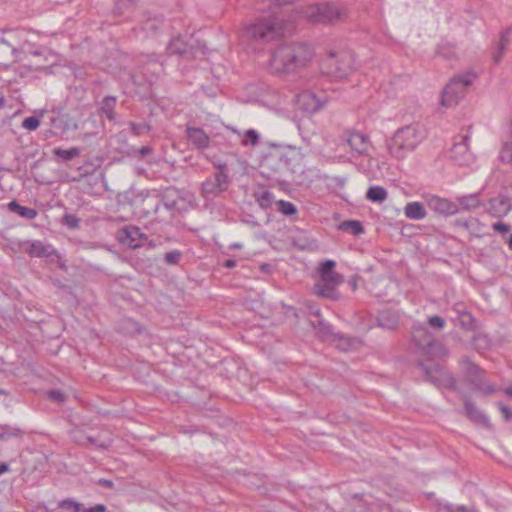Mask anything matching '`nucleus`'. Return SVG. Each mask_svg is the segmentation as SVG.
<instances>
[{"mask_svg":"<svg viewBox=\"0 0 512 512\" xmlns=\"http://www.w3.org/2000/svg\"><path fill=\"white\" fill-rule=\"evenodd\" d=\"M315 55L310 44L291 42L279 45L271 55L269 68L273 74L294 72L306 67Z\"/></svg>","mask_w":512,"mask_h":512,"instance_id":"1","label":"nucleus"},{"mask_svg":"<svg viewBox=\"0 0 512 512\" xmlns=\"http://www.w3.org/2000/svg\"><path fill=\"white\" fill-rule=\"evenodd\" d=\"M426 138V131L419 123H412L397 129L387 140L389 154L396 159H403L414 151Z\"/></svg>","mask_w":512,"mask_h":512,"instance_id":"2","label":"nucleus"},{"mask_svg":"<svg viewBox=\"0 0 512 512\" xmlns=\"http://www.w3.org/2000/svg\"><path fill=\"white\" fill-rule=\"evenodd\" d=\"M335 266L336 262L329 259L320 264L319 279L314 285L315 294L328 299L338 298L337 288L343 282V276L335 271Z\"/></svg>","mask_w":512,"mask_h":512,"instance_id":"3","label":"nucleus"},{"mask_svg":"<svg viewBox=\"0 0 512 512\" xmlns=\"http://www.w3.org/2000/svg\"><path fill=\"white\" fill-rule=\"evenodd\" d=\"M305 14L313 23L334 24L346 20L349 9L342 3L326 2L308 7Z\"/></svg>","mask_w":512,"mask_h":512,"instance_id":"4","label":"nucleus"},{"mask_svg":"<svg viewBox=\"0 0 512 512\" xmlns=\"http://www.w3.org/2000/svg\"><path fill=\"white\" fill-rule=\"evenodd\" d=\"M354 64V54L350 50L331 51L323 62V69L332 78L343 79L354 71Z\"/></svg>","mask_w":512,"mask_h":512,"instance_id":"5","label":"nucleus"},{"mask_svg":"<svg viewBox=\"0 0 512 512\" xmlns=\"http://www.w3.org/2000/svg\"><path fill=\"white\" fill-rule=\"evenodd\" d=\"M476 77L475 73L467 72L452 78L441 93V104L445 107L457 105L464 97L467 87L475 81Z\"/></svg>","mask_w":512,"mask_h":512,"instance_id":"6","label":"nucleus"},{"mask_svg":"<svg viewBox=\"0 0 512 512\" xmlns=\"http://www.w3.org/2000/svg\"><path fill=\"white\" fill-rule=\"evenodd\" d=\"M248 33L256 41L268 43L281 35L282 21L274 14L261 17L249 26Z\"/></svg>","mask_w":512,"mask_h":512,"instance_id":"7","label":"nucleus"},{"mask_svg":"<svg viewBox=\"0 0 512 512\" xmlns=\"http://www.w3.org/2000/svg\"><path fill=\"white\" fill-rule=\"evenodd\" d=\"M412 338L416 347L426 356L433 358L444 354L443 344L423 325L414 326Z\"/></svg>","mask_w":512,"mask_h":512,"instance_id":"8","label":"nucleus"},{"mask_svg":"<svg viewBox=\"0 0 512 512\" xmlns=\"http://www.w3.org/2000/svg\"><path fill=\"white\" fill-rule=\"evenodd\" d=\"M470 135H458L449 151V158L460 166H468L473 163L474 155L469 148Z\"/></svg>","mask_w":512,"mask_h":512,"instance_id":"9","label":"nucleus"},{"mask_svg":"<svg viewBox=\"0 0 512 512\" xmlns=\"http://www.w3.org/2000/svg\"><path fill=\"white\" fill-rule=\"evenodd\" d=\"M467 381L473 386V388L484 395L493 394L496 390L493 385L487 383L482 377L483 371L481 368L466 359L463 361Z\"/></svg>","mask_w":512,"mask_h":512,"instance_id":"10","label":"nucleus"},{"mask_svg":"<svg viewBox=\"0 0 512 512\" xmlns=\"http://www.w3.org/2000/svg\"><path fill=\"white\" fill-rule=\"evenodd\" d=\"M342 139L350 147L353 156H369L372 143L368 135L350 130L343 134Z\"/></svg>","mask_w":512,"mask_h":512,"instance_id":"11","label":"nucleus"},{"mask_svg":"<svg viewBox=\"0 0 512 512\" xmlns=\"http://www.w3.org/2000/svg\"><path fill=\"white\" fill-rule=\"evenodd\" d=\"M225 166H220L221 170L212 177L207 178L201 185V194L204 198H210L219 195L227 190L229 185L228 175L223 171Z\"/></svg>","mask_w":512,"mask_h":512,"instance_id":"12","label":"nucleus"},{"mask_svg":"<svg viewBox=\"0 0 512 512\" xmlns=\"http://www.w3.org/2000/svg\"><path fill=\"white\" fill-rule=\"evenodd\" d=\"M423 199L427 207L438 215L450 216L460 211L458 204L447 198H442L434 194H425L423 195Z\"/></svg>","mask_w":512,"mask_h":512,"instance_id":"13","label":"nucleus"},{"mask_svg":"<svg viewBox=\"0 0 512 512\" xmlns=\"http://www.w3.org/2000/svg\"><path fill=\"white\" fill-rule=\"evenodd\" d=\"M420 365L430 381L444 385L452 390L456 389V380L451 374L441 371L436 365L433 367L424 366L422 363Z\"/></svg>","mask_w":512,"mask_h":512,"instance_id":"14","label":"nucleus"},{"mask_svg":"<svg viewBox=\"0 0 512 512\" xmlns=\"http://www.w3.org/2000/svg\"><path fill=\"white\" fill-rule=\"evenodd\" d=\"M297 104L304 112L315 113L323 107L324 102L321 101L314 93L304 91L297 95Z\"/></svg>","mask_w":512,"mask_h":512,"instance_id":"15","label":"nucleus"},{"mask_svg":"<svg viewBox=\"0 0 512 512\" xmlns=\"http://www.w3.org/2000/svg\"><path fill=\"white\" fill-rule=\"evenodd\" d=\"M145 235L141 232V229L136 226H127L122 229L120 240L123 244L127 245L131 249H137L142 246V239Z\"/></svg>","mask_w":512,"mask_h":512,"instance_id":"16","label":"nucleus"},{"mask_svg":"<svg viewBox=\"0 0 512 512\" xmlns=\"http://www.w3.org/2000/svg\"><path fill=\"white\" fill-rule=\"evenodd\" d=\"M464 409L466 416L472 422L480 424L489 429L492 428L489 418L482 411H480L472 401L466 400L464 403Z\"/></svg>","mask_w":512,"mask_h":512,"instance_id":"17","label":"nucleus"},{"mask_svg":"<svg viewBox=\"0 0 512 512\" xmlns=\"http://www.w3.org/2000/svg\"><path fill=\"white\" fill-rule=\"evenodd\" d=\"M187 138L198 149H206L209 147L210 138L201 128L188 127Z\"/></svg>","mask_w":512,"mask_h":512,"instance_id":"18","label":"nucleus"},{"mask_svg":"<svg viewBox=\"0 0 512 512\" xmlns=\"http://www.w3.org/2000/svg\"><path fill=\"white\" fill-rule=\"evenodd\" d=\"M27 254L31 257H48L54 253V249L50 244H43L39 240L30 241V244H26Z\"/></svg>","mask_w":512,"mask_h":512,"instance_id":"19","label":"nucleus"},{"mask_svg":"<svg viewBox=\"0 0 512 512\" xmlns=\"http://www.w3.org/2000/svg\"><path fill=\"white\" fill-rule=\"evenodd\" d=\"M398 322L399 316L397 312L390 309L380 311L377 317L378 326L388 330L396 328Z\"/></svg>","mask_w":512,"mask_h":512,"instance_id":"20","label":"nucleus"},{"mask_svg":"<svg viewBox=\"0 0 512 512\" xmlns=\"http://www.w3.org/2000/svg\"><path fill=\"white\" fill-rule=\"evenodd\" d=\"M459 206V209L465 211H472L480 206H484L480 199V193H471L467 195H463L457 198L456 202Z\"/></svg>","mask_w":512,"mask_h":512,"instance_id":"21","label":"nucleus"},{"mask_svg":"<svg viewBox=\"0 0 512 512\" xmlns=\"http://www.w3.org/2000/svg\"><path fill=\"white\" fill-rule=\"evenodd\" d=\"M404 214L411 220H422L427 215L424 205L418 201L407 203L404 208Z\"/></svg>","mask_w":512,"mask_h":512,"instance_id":"22","label":"nucleus"},{"mask_svg":"<svg viewBox=\"0 0 512 512\" xmlns=\"http://www.w3.org/2000/svg\"><path fill=\"white\" fill-rule=\"evenodd\" d=\"M179 199V191L174 187H168L163 191L160 202L166 209L173 210L177 207Z\"/></svg>","mask_w":512,"mask_h":512,"instance_id":"23","label":"nucleus"},{"mask_svg":"<svg viewBox=\"0 0 512 512\" xmlns=\"http://www.w3.org/2000/svg\"><path fill=\"white\" fill-rule=\"evenodd\" d=\"M73 439L76 443L83 446L94 445L102 449H106L108 447V444L99 442L96 438L86 435L81 430H75L73 432Z\"/></svg>","mask_w":512,"mask_h":512,"instance_id":"24","label":"nucleus"},{"mask_svg":"<svg viewBox=\"0 0 512 512\" xmlns=\"http://www.w3.org/2000/svg\"><path fill=\"white\" fill-rule=\"evenodd\" d=\"M116 97L114 96H106L100 103V109L105 114L108 120L114 121L116 119L115 114V106H116Z\"/></svg>","mask_w":512,"mask_h":512,"instance_id":"25","label":"nucleus"},{"mask_svg":"<svg viewBox=\"0 0 512 512\" xmlns=\"http://www.w3.org/2000/svg\"><path fill=\"white\" fill-rule=\"evenodd\" d=\"M388 197L387 190L382 186H371L367 193L366 198L375 203H382Z\"/></svg>","mask_w":512,"mask_h":512,"instance_id":"26","label":"nucleus"},{"mask_svg":"<svg viewBox=\"0 0 512 512\" xmlns=\"http://www.w3.org/2000/svg\"><path fill=\"white\" fill-rule=\"evenodd\" d=\"M499 159L505 163H509L512 161V123L509 129V135L503 141L502 148L499 154Z\"/></svg>","mask_w":512,"mask_h":512,"instance_id":"27","label":"nucleus"},{"mask_svg":"<svg viewBox=\"0 0 512 512\" xmlns=\"http://www.w3.org/2000/svg\"><path fill=\"white\" fill-rule=\"evenodd\" d=\"M8 206L11 211L16 212L18 215H20L21 217H24L26 219H30V220L34 219L38 214L36 209L21 206L16 201L10 202Z\"/></svg>","mask_w":512,"mask_h":512,"instance_id":"28","label":"nucleus"},{"mask_svg":"<svg viewBox=\"0 0 512 512\" xmlns=\"http://www.w3.org/2000/svg\"><path fill=\"white\" fill-rule=\"evenodd\" d=\"M80 149L78 147H71L70 149H63L60 147L54 148L53 154L63 161H70L73 158L80 155Z\"/></svg>","mask_w":512,"mask_h":512,"instance_id":"29","label":"nucleus"},{"mask_svg":"<svg viewBox=\"0 0 512 512\" xmlns=\"http://www.w3.org/2000/svg\"><path fill=\"white\" fill-rule=\"evenodd\" d=\"M511 34V29H506L501 33L500 41L498 43V53L494 54L493 59L495 63H498L501 60L502 54L504 53L507 45L509 44V37Z\"/></svg>","mask_w":512,"mask_h":512,"instance_id":"30","label":"nucleus"},{"mask_svg":"<svg viewBox=\"0 0 512 512\" xmlns=\"http://www.w3.org/2000/svg\"><path fill=\"white\" fill-rule=\"evenodd\" d=\"M170 54H183L186 52V43L181 37L173 38L167 46Z\"/></svg>","mask_w":512,"mask_h":512,"instance_id":"31","label":"nucleus"},{"mask_svg":"<svg viewBox=\"0 0 512 512\" xmlns=\"http://www.w3.org/2000/svg\"><path fill=\"white\" fill-rule=\"evenodd\" d=\"M260 141V134L255 129L246 130L241 139V143L243 146H256Z\"/></svg>","mask_w":512,"mask_h":512,"instance_id":"32","label":"nucleus"},{"mask_svg":"<svg viewBox=\"0 0 512 512\" xmlns=\"http://www.w3.org/2000/svg\"><path fill=\"white\" fill-rule=\"evenodd\" d=\"M131 133L134 136H141L147 134L151 130V126L147 122L136 123L133 121L128 122Z\"/></svg>","mask_w":512,"mask_h":512,"instance_id":"33","label":"nucleus"},{"mask_svg":"<svg viewBox=\"0 0 512 512\" xmlns=\"http://www.w3.org/2000/svg\"><path fill=\"white\" fill-rule=\"evenodd\" d=\"M23 432L17 427L6 426L0 432V440L6 441L10 438H21Z\"/></svg>","mask_w":512,"mask_h":512,"instance_id":"34","label":"nucleus"},{"mask_svg":"<svg viewBox=\"0 0 512 512\" xmlns=\"http://www.w3.org/2000/svg\"><path fill=\"white\" fill-rule=\"evenodd\" d=\"M341 228L349 230L353 235H359L364 232L362 223L357 220L345 221L341 224Z\"/></svg>","mask_w":512,"mask_h":512,"instance_id":"35","label":"nucleus"},{"mask_svg":"<svg viewBox=\"0 0 512 512\" xmlns=\"http://www.w3.org/2000/svg\"><path fill=\"white\" fill-rule=\"evenodd\" d=\"M276 204L278 210L285 216H292L297 212V208L292 202L279 200L276 202Z\"/></svg>","mask_w":512,"mask_h":512,"instance_id":"36","label":"nucleus"},{"mask_svg":"<svg viewBox=\"0 0 512 512\" xmlns=\"http://www.w3.org/2000/svg\"><path fill=\"white\" fill-rule=\"evenodd\" d=\"M460 324L464 329L474 330L475 329V319L471 313L467 311H463L459 314Z\"/></svg>","mask_w":512,"mask_h":512,"instance_id":"37","label":"nucleus"},{"mask_svg":"<svg viewBox=\"0 0 512 512\" xmlns=\"http://www.w3.org/2000/svg\"><path fill=\"white\" fill-rule=\"evenodd\" d=\"M335 339L338 341L336 344L337 348H339L342 351H348L349 349H351L355 342L354 339L342 334H336Z\"/></svg>","mask_w":512,"mask_h":512,"instance_id":"38","label":"nucleus"},{"mask_svg":"<svg viewBox=\"0 0 512 512\" xmlns=\"http://www.w3.org/2000/svg\"><path fill=\"white\" fill-rule=\"evenodd\" d=\"M59 507L65 510H71V512H81L82 504L74 501L73 499H64L59 503Z\"/></svg>","mask_w":512,"mask_h":512,"instance_id":"39","label":"nucleus"},{"mask_svg":"<svg viewBox=\"0 0 512 512\" xmlns=\"http://www.w3.org/2000/svg\"><path fill=\"white\" fill-rule=\"evenodd\" d=\"M182 258V252L179 250L169 251L164 255V262L167 265H177Z\"/></svg>","mask_w":512,"mask_h":512,"instance_id":"40","label":"nucleus"},{"mask_svg":"<svg viewBox=\"0 0 512 512\" xmlns=\"http://www.w3.org/2000/svg\"><path fill=\"white\" fill-rule=\"evenodd\" d=\"M40 125V120L36 116H29L22 122V127L28 131L36 130Z\"/></svg>","mask_w":512,"mask_h":512,"instance_id":"41","label":"nucleus"},{"mask_svg":"<svg viewBox=\"0 0 512 512\" xmlns=\"http://www.w3.org/2000/svg\"><path fill=\"white\" fill-rule=\"evenodd\" d=\"M273 194L270 191H263L258 197V203L262 208H268L273 202Z\"/></svg>","mask_w":512,"mask_h":512,"instance_id":"42","label":"nucleus"},{"mask_svg":"<svg viewBox=\"0 0 512 512\" xmlns=\"http://www.w3.org/2000/svg\"><path fill=\"white\" fill-rule=\"evenodd\" d=\"M428 323L435 329H443L445 326V320L439 315H432L428 317Z\"/></svg>","mask_w":512,"mask_h":512,"instance_id":"43","label":"nucleus"},{"mask_svg":"<svg viewBox=\"0 0 512 512\" xmlns=\"http://www.w3.org/2000/svg\"><path fill=\"white\" fill-rule=\"evenodd\" d=\"M49 398L57 403H63L66 401L67 396L66 394L61 390H50L48 392Z\"/></svg>","mask_w":512,"mask_h":512,"instance_id":"44","label":"nucleus"},{"mask_svg":"<svg viewBox=\"0 0 512 512\" xmlns=\"http://www.w3.org/2000/svg\"><path fill=\"white\" fill-rule=\"evenodd\" d=\"M80 220L73 214H65L63 216V224L70 228H78Z\"/></svg>","mask_w":512,"mask_h":512,"instance_id":"45","label":"nucleus"},{"mask_svg":"<svg viewBox=\"0 0 512 512\" xmlns=\"http://www.w3.org/2000/svg\"><path fill=\"white\" fill-rule=\"evenodd\" d=\"M26 244H30V241H13L11 243V248L14 252H24L27 253V246Z\"/></svg>","mask_w":512,"mask_h":512,"instance_id":"46","label":"nucleus"},{"mask_svg":"<svg viewBox=\"0 0 512 512\" xmlns=\"http://www.w3.org/2000/svg\"><path fill=\"white\" fill-rule=\"evenodd\" d=\"M492 227L495 231L501 234H506L510 231V226L504 222H496Z\"/></svg>","mask_w":512,"mask_h":512,"instance_id":"47","label":"nucleus"},{"mask_svg":"<svg viewBox=\"0 0 512 512\" xmlns=\"http://www.w3.org/2000/svg\"><path fill=\"white\" fill-rule=\"evenodd\" d=\"M498 406H499V409L501 411V413L503 414V417L504 419L507 421L511 418L512 416V412H511V409L509 407H507L506 405H504L503 403H498Z\"/></svg>","mask_w":512,"mask_h":512,"instance_id":"48","label":"nucleus"},{"mask_svg":"<svg viewBox=\"0 0 512 512\" xmlns=\"http://www.w3.org/2000/svg\"><path fill=\"white\" fill-rule=\"evenodd\" d=\"M107 508L104 504H96L93 507L82 509L81 512H106Z\"/></svg>","mask_w":512,"mask_h":512,"instance_id":"49","label":"nucleus"},{"mask_svg":"<svg viewBox=\"0 0 512 512\" xmlns=\"http://www.w3.org/2000/svg\"><path fill=\"white\" fill-rule=\"evenodd\" d=\"M446 508L450 511V512H468V508L466 506H463V505H460V506H457V507H453V505L449 504L446 506Z\"/></svg>","mask_w":512,"mask_h":512,"instance_id":"50","label":"nucleus"},{"mask_svg":"<svg viewBox=\"0 0 512 512\" xmlns=\"http://www.w3.org/2000/svg\"><path fill=\"white\" fill-rule=\"evenodd\" d=\"M153 152V148L151 146H142L138 149V153L141 157L149 155Z\"/></svg>","mask_w":512,"mask_h":512,"instance_id":"51","label":"nucleus"},{"mask_svg":"<svg viewBox=\"0 0 512 512\" xmlns=\"http://www.w3.org/2000/svg\"><path fill=\"white\" fill-rule=\"evenodd\" d=\"M9 48L10 44L4 38H0V51H5Z\"/></svg>","mask_w":512,"mask_h":512,"instance_id":"52","label":"nucleus"},{"mask_svg":"<svg viewBox=\"0 0 512 512\" xmlns=\"http://www.w3.org/2000/svg\"><path fill=\"white\" fill-rule=\"evenodd\" d=\"M275 5L281 6V5H287L292 3L293 0H269Z\"/></svg>","mask_w":512,"mask_h":512,"instance_id":"53","label":"nucleus"},{"mask_svg":"<svg viewBox=\"0 0 512 512\" xmlns=\"http://www.w3.org/2000/svg\"><path fill=\"white\" fill-rule=\"evenodd\" d=\"M223 265L226 268H234L236 266V261L233 259H227L224 261Z\"/></svg>","mask_w":512,"mask_h":512,"instance_id":"54","label":"nucleus"},{"mask_svg":"<svg viewBox=\"0 0 512 512\" xmlns=\"http://www.w3.org/2000/svg\"><path fill=\"white\" fill-rule=\"evenodd\" d=\"M99 483L102 486L106 487V488H112L113 487V482L110 481V480H107V479H101V480H99Z\"/></svg>","mask_w":512,"mask_h":512,"instance_id":"55","label":"nucleus"},{"mask_svg":"<svg viewBox=\"0 0 512 512\" xmlns=\"http://www.w3.org/2000/svg\"><path fill=\"white\" fill-rule=\"evenodd\" d=\"M10 470V467L7 463H0V476Z\"/></svg>","mask_w":512,"mask_h":512,"instance_id":"56","label":"nucleus"},{"mask_svg":"<svg viewBox=\"0 0 512 512\" xmlns=\"http://www.w3.org/2000/svg\"><path fill=\"white\" fill-rule=\"evenodd\" d=\"M437 53H438L439 55L444 56V57H449V55H450V51H449V52H445V51H444V45H440V46L438 47V49H437Z\"/></svg>","mask_w":512,"mask_h":512,"instance_id":"57","label":"nucleus"},{"mask_svg":"<svg viewBox=\"0 0 512 512\" xmlns=\"http://www.w3.org/2000/svg\"><path fill=\"white\" fill-rule=\"evenodd\" d=\"M230 248L231 249H240V248H242V244L241 243H234V244L230 245Z\"/></svg>","mask_w":512,"mask_h":512,"instance_id":"58","label":"nucleus"},{"mask_svg":"<svg viewBox=\"0 0 512 512\" xmlns=\"http://www.w3.org/2000/svg\"><path fill=\"white\" fill-rule=\"evenodd\" d=\"M509 249L512 251V234L510 235V238L507 242Z\"/></svg>","mask_w":512,"mask_h":512,"instance_id":"59","label":"nucleus"},{"mask_svg":"<svg viewBox=\"0 0 512 512\" xmlns=\"http://www.w3.org/2000/svg\"><path fill=\"white\" fill-rule=\"evenodd\" d=\"M506 394L509 395L510 397H512V387H508L506 390H505Z\"/></svg>","mask_w":512,"mask_h":512,"instance_id":"60","label":"nucleus"},{"mask_svg":"<svg viewBox=\"0 0 512 512\" xmlns=\"http://www.w3.org/2000/svg\"><path fill=\"white\" fill-rule=\"evenodd\" d=\"M4 97L0 94V108H2L4 106Z\"/></svg>","mask_w":512,"mask_h":512,"instance_id":"61","label":"nucleus"},{"mask_svg":"<svg viewBox=\"0 0 512 512\" xmlns=\"http://www.w3.org/2000/svg\"><path fill=\"white\" fill-rule=\"evenodd\" d=\"M478 339L483 340L485 343L487 342V341H486V337H481L480 335H479V336L474 337V340H478Z\"/></svg>","mask_w":512,"mask_h":512,"instance_id":"62","label":"nucleus"},{"mask_svg":"<svg viewBox=\"0 0 512 512\" xmlns=\"http://www.w3.org/2000/svg\"><path fill=\"white\" fill-rule=\"evenodd\" d=\"M158 210H159V204H156V206H155V213L158 212Z\"/></svg>","mask_w":512,"mask_h":512,"instance_id":"63","label":"nucleus"},{"mask_svg":"<svg viewBox=\"0 0 512 512\" xmlns=\"http://www.w3.org/2000/svg\"><path fill=\"white\" fill-rule=\"evenodd\" d=\"M34 55L38 56V55H40V52L39 51H35Z\"/></svg>","mask_w":512,"mask_h":512,"instance_id":"64","label":"nucleus"}]
</instances>
